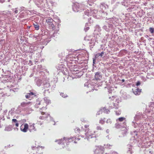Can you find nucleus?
Masks as SVG:
<instances>
[{
	"mask_svg": "<svg viewBox=\"0 0 154 154\" xmlns=\"http://www.w3.org/2000/svg\"><path fill=\"white\" fill-rule=\"evenodd\" d=\"M89 127L88 125H85V130H81L80 132V136L84 137H85V139H87L88 140L92 138L95 136L94 135L92 134L91 133L90 130L88 128Z\"/></svg>",
	"mask_w": 154,
	"mask_h": 154,
	"instance_id": "f257e3e1",
	"label": "nucleus"
},
{
	"mask_svg": "<svg viewBox=\"0 0 154 154\" xmlns=\"http://www.w3.org/2000/svg\"><path fill=\"white\" fill-rule=\"evenodd\" d=\"M84 5L81 3H76L73 4L72 6L73 11L75 12H81L85 10Z\"/></svg>",
	"mask_w": 154,
	"mask_h": 154,
	"instance_id": "f03ea898",
	"label": "nucleus"
},
{
	"mask_svg": "<svg viewBox=\"0 0 154 154\" xmlns=\"http://www.w3.org/2000/svg\"><path fill=\"white\" fill-rule=\"evenodd\" d=\"M75 138V137H72L70 138L64 137L63 139H61L57 140L56 142H57L59 144H64L65 143L67 145L69 144V143L74 140Z\"/></svg>",
	"mask_w": 154,
	"mask_h": 154,
	"instance_id": "7ed1b4c3",
	"label": "nucleus"
},
{
	"mask_svg": "<svg viewBox=\"0 0 154 154\" xmlns=\"http://www.w3.org/2000/svg\"><path fill=\"white\" fill-rule=\"evenodd\" d=\"M96 11H97L95 9L92 11H90L88 10H85V11L83 13V16L84 17L83 18L84 19L87 18L89 16H91V15H93V17H96V16L95 15V12Z\"/></svg>",
	"mask_w": 154,
	"mask_h": 154,
	"instance_id": "20e7f679",
	"label": "nucleus"
},
{
	"mask_svg": "<svg viewBox=\"0 0 154 154\" xmlns=\"http://www.w3.org/2000/svg\"><path fill=\"white\" fill-rule=\"evenodd\" d=\"M104 150V148L101 146H98L94 151V154H102Z\"/></svg>",
	"mask_w": 154,
	"mask_h": 154,
	"instance_id": "39448f33",
	"label": "nucleus"
},
{
	"mask_svg": "<svg viewBox=\"0 0 154 154\" xmlns=\"http://www.w3.org/2000/svg\"><path fill=\"white\" fill-rule=\"evenodd\" d=\"M43 88L44 89L50 88V85L49 82V79L48 78H46L44 80H43Z\"/></svg>",
	"mask_w": 154,
	"mask_h": 154,
	"instance_id": "423d86ee",
	"label": "nucleus"
},
{
	"mask_svg": "<svg viewBox=\"0 0 154 154\" xmlns=\"http://www.w3.org/2000/svg\"><path fill=\"white\" fill-rule=\"evenodd\" d=\"M47 0H41L36 4L37 6L40 8H43L45 7V3L47 2Z\"/></svg>",
	"mask_w": 154,
	"mask_h": 154,
	"instance_id": "0eeeda50",
	"label": "nucleus"
},
{
	"mask_svg": "<svg viewBox=\"0 0 154 154\" xmlns=\"http://www.w3.org/2000/svg\"><path fill=\"white\" fill-rule=\"evenodd\" d=\"M29 128V125L27 123L22 124L20 127L21 131L24 132H26Z\"/></svg>",
	"mask_w": 154,
	"mask_h": 154,
	"instance_id": "6e6552de",
	"label": "nucleus"
},
{
	"mask_svg": "<svg viewBox=\"0 0 154 154\" xmlns=\"http://www.w3.org/2000/svg\"><path fill=\"white\" fill-rule=\"evenodd\" d=\"M132 90L134 94L136 95H138L140 94L141 91V89L137 87L133 88Z\"/></svg>",
	"mask_w": 154,
	"mask_h": 154,
	"instance_id": "1a4fd4ad",
	"label": "nucleus"
},
{
	"mask_svg": "<svg viewBox=\"0 0 154 154\" xmlns=\"http://www.w3.org/2000/svg\"><path fill=\"white\" fill-rule=\"evenodd\" d=\"M134 145V144L131 143V144H128L127 145V148L128 149L127 152L129 154H132L133 153L132 149L133 148Z\"/></svg>",
	"mask_w": 154,
	"mask_h": 154,
	"instance_id": "9d476101",
	"label": "nucleus"
},
{
	"mask_svg": "<svg viewBox=\"0 0 154 154\" xmlns=\"http://www.w3.org/2000/svg\"><path fill=\"white\" fill-rule=\"evenodd\" d=\"M142 114L140 112H137L135 116L134 117V120L135 121L139 120L141 119L143 117L142 116Z\"/></svg>",
	"mask_w": 154,
	"mask_h": 154,
	"instance_id": "9b49d317",
	"label": "nucleus"
},
{
	"mask_svg": "<svg viewBox=\"0 0 154 154\" xmlns=\"http://www.w3.org/2000/svg\"><path fill=\"white\" fill-rule=\"evenodd\" d=\"M35 93L33 92H30V93H28L27 95H25V97L26 98L29 99V100H31V98L33 97V96H35Z\"/></svg>",
	"mask_w": 154,
	"mask_h": 154,
	"instance_id": "f8f14e48",
	"label": "nucleus"
},
{
	"mask_svg": "<svg viewBox=\"0 0 154 154\" xmlns=\"http://www.w3.org/2000/svg\"><path fill=\"white\" fill-rule=\"evenodd\" d=\"M95 78L97 80H100L102 78V74L100 72H97L95 75Z\"/></svg>",
	"mask_w": 154,
	"mask_h": 154,
	"instance_id": "ddd939ff",
	"label": "nucleus"
},
{
	"mask_svg": "<svg viewBox=\"0 0 154 154\" xmlns=\"http://www.w3.org/2000/svg\"><path fill=\"white\" fill-rule=\"evenodd\" d=\"M126 122H123V125H121L119 124L116 123L115 124V127L117 128H124L126 127Z\"/></svg>",
	"mask_w": 154,
	"mask_h": 154,
	"instance_id": "4468645a",
	"label": "nucleus"
},
{
	"mask_svg": "<svg viewBox=\"0 0 154 154\" xmlns=\"http://www.w3.org/2000/svg\"><path fill=\"white\" fill-rule=\"evenodd\" d=\"M45 118H46L47 119H47V121H52L53 119L52 117H51L49 115V114H48L45 117L44 116H40L39 117V119H40L43 120L45 119Z\"/></svg>",
	"mask_w": 154,
	"mask_h": 154,
	"instance_id": "2eb2a0df",
	"label": "nucleus"
},
{
	"mask_svg": "<svg viewBox=\"0 0 154 154\" xmlns=\"http://www.w3.org/2000/svg\"><path fill=\"white\" fill-rule=\"evenodd\" d=\"M35 81L37 85L38 86H40L42 84V83H43V80L38 79H36L35 80Z\"/></svg>",
	"mask_w": 154,
	"mask_h": 154,
	"instance_id": "dca6fc26",
	"label": "nucleus"
},
{
	"mask_svg": "<svg viewBox=\"0 0 154 154\" xmlns=\"http://www.w3.org/2000/svg\"><path fill=\"white\" fill-rule=\"evenodd\" d=\"M96 41V40L95 38H92L90 41L89 42L90 46L91 48H93V46L95 45V42Z\"/></svg>",
	"mask_w": 154,
	"mask_h": 154,
	"instance_id": "f3484780",
	"label": "nucleus"
},
{
	"mask_svg": "<svg viewBox=\"0 0 154 154\" xmlns=\"http://www.w3.org/2000/svg\"><path fill=\"white\" fill-rule=\"evenodd\" d=\"M34 124L33 123L32 124H31L30 125L29 128H28V129L30 132H31L33 131H36V129L34 126Z\"/></svg>",
	"mask_w": 154,
	"mask_h": 154,
	"instance_id": "a211bd4d",
	"label": "nucleus"
},
{
	"mask_svg": "<svg viewBox=\"0 0 154 154\" xmlns=\"http://www.w3.org/2000/svg\"><path fill=\"white\" fill-rule=\"evenodd\" d=\"M106 22L108 23H109L110 24H112L111 23H112V24H113L115 23L116 20H114V19L113 18H109L106 20Z\"/></svg>",
	"mask_w": 154,
	"mask_h": 154,
	"instance_id": "6ab92c4d",
	"label": "nucleus"
},
{
	"mask_svg": "<svg viewBox=\"0 0 154 154\" xmlns=\"http://www.w3.org/2000/svg\"><path fill=\"white\" fill-rule=\"evenodd\" d=\"M13 127L12 125H11L6 126L5 128V131H11L12 130Z\"/></svg>",
	"mask_w": 154,
	"mask_h": 154,
	"instance_id": "aec40b11",
	"label": "nucleus"
},
{
	"mask_svg": "<svg viewBox=\"0 0 154 154\" xmlns=\"http://www.w3.org/2000/svg\"><path fill=\"white\" fill-rule=\"evenodd\" d=\"M12 123L13 125H15L17 127H18L19 126L18 122L16 119H12Z\"/></svg>",
	"mask_w": 154,
	"mask_h": 154,
	"instance_id": "412c9836",
	"label": "nucleus"
},
{
	"mask_svg": "<svg viewBox=\"0 0 154 154\" xmlns=\"http://www.w3.org/2000/svg\"><path fill=\"white\" fill-rule=\"evenodd\" d=\"M152 75L153 76H154V72H151V73H148L147 74V75L146 76V77L147 79H153V78L152 76H150Z\"/></svg>",
	"mask_w": 154,
	"mask_h": 154,
	"instance_id": "4be33fe9",
	"label": "nucleus"
},
{
	"mask_svg": "<svg viewBox=\"0 0 154 154\" xmlns=\"http://www.w3.org/2000/svg\"><path fill=\"white\" fill-rule=\"evenodd\" d=\"M107 7V5L104 3H101L100 5V8L102 10L105 9Z\"/></svg>",
	"mask_w": 154,
	"mask_h": 154,
	"instance_id": "5701e85b",
	"label": "nucleus"
},
{
	"mask_svg": "<svg viewBox=\"0 0 154 154\" xmlns=\"http://www.w3.org/2000/svg\"><path fill=\"white\" fill-rule=\"evenodd\" d=\"M32 109L30 107H28L25 109L26 113V114H30L32 111Z\"/></svg>",
	"mask_w": 154,
	"mask_h": 154,
	"instance_id": "b1692460",
	"label": "nucleus"
},
{
	"mask_svg": "<svg viewBox=\"0 0 154 154\" xmlns=\"http://www.w3.org/2000/svg\"><path fill=\"white\" fill-rule=\"evenodd\" d=\"M42 101H40L39 100H38L36 101V103L35 105V107L36 108H38L39 107V106L38 105H41L42 104Z\"/></svg>",
	"mask_w": 154,
	"mask_h": 154,
	"instance_id": "393cba45",
	"label": "nucleus"
},
{
	"mask_svg": "<svg viewBox=\"0 0 154 154\" xmlns=\"http://www.w3.org/2000/svg\"><path fill=\"white\" fill-rule=\"evenodd\" d=\"M15 108H12L11 109V110L9 111V113L11 115L13 116L14 114H15Z\"/></svg>",
	"mask_w": 154,
	"mask_h": 154,
	"instance_id": "a878e982",
	"label": "nucleus"
},
{
	"mask_svg": "<svg viewBox=\"0 0 154 154\" xmlns=\"http://www.w3.org/2000/svg\"><path fill=\"white\" fill-rule=\"evenodd\" d=\"M100 56L99 55V53H98L96 54L95 55V57L94 58H93V64H94L95 63V59L96 58H97L99 57Z\"/></svg>",
	"mask_w": 154,
	"mask_h": 154,
	"instance_id": "bb28decb",
	"label": "nucleus"
},
{
	"mask_svg": "<svg viewBox=\"0 0 154 154\" xmlns=\"http://www.w3.org/2000/svg\"><path fill=\"white\" fill-rule=\"evenodd\" d=\"M44 100L47 104H49L51 102V101L48 97H45L44 99Z\"/></svg>",
	"mask_w": 154,
	"mask_h": 154,
	"instance_id": "cd10ccee",
	"label": "nucleus"
},
{
	"mask_svg": "<svg viewBox=\"0 0 154 154\" xmlns=\"http://www.w3.org/2000/svg\"><path fill=\"white\" fill-rule=\"evenodd\" d=\"M125 118H124L123 117H121L120 118H119L117 119H116V121L117 123H118V121H119V122H123L124 120H125Z\"/></svg>",
	"mask_w": 154,
	"mask_h": 154,
	"instance_id": "c85d7f7f",
	"label": "nucleus"
},
{
	"mask_svg": "<svg viewBox=\"0 0 154 154\" xmlns=\"http://www.w3.org/2000/svg\"><path fill=\"white\" fill-rule=\"evenodd\" d=\"M53 20L51 18H48V19L46 20V22L49 24L50 23H52L53 21Z\"/></svg>",
	"mask_w": 154,
	"mask_h": 154,
	"instance_id": "c756f323",
	"label": "nucleus"
},
{
	"mask_svg": "<svg viewBox=\"0 0 154 154\" xmlns=\"http://www.w3.org/2000/svg\"><path fill=\"white\" fill-rule=\"evenodd\" d=\"M49 26L50 29H51L53 30L54 29H55V26L52 22L49 24Z\"/></svg>",
	"mask_w": 154,
	"mask_h": 154,
	"instance_id": "7c9ffc66",
	"label": "nucleus"
},
{
	"mask_svg": "<svg viewBox=\"0 0 154 154\" xmlns=\"http://www.w3.org/2000/svg\"><path fill=\"white\" fill-rule=\"evenodd\" d=\"M36 25H34V26L36 30H38L39 29V26L38 23L36 22H35Z\"/></svg>",
	"mask_w": 154,
	"mask_h": 154,
	"instance_id": "2f4dec72",
	"label": "nucleus"
},
{
	"mask_svg": "<svg viewBox=\"0 0 154 154\" xmlns=\"http://www.w3.org/2000/svg\"><path fill=\"white\" fill-rule=\"evenodd\" d=\"M103 29L106 30V31L109 32L110 31V29L108 28V27L106 26H103Z\"/></svg>",
	"mask_w": 154,
	"mask_h": 154,
	"instance_id": "473e14b6",
	"label": "nucleus"
},
{
	"mask_svg": "<svg viewBox=\"0 0 154 154\" xmlns=\"http://www.w3.org/2000/svg\"><path fill=\"white\" fill-rule=\"evenodd\" d=\"M89 29V27L88 26V23H86L85 25V27L84 30L85 32H87Z\"/></svg>",
	"mask_w": 154,
	"mask_h": 154,
	"instance_id": "72a5a7b5",
	"label": "nucleus"
},
{
	"mask_svg": "<svg viewBox=\"0 0 154 154\" xmlns=\"http://www.w3.org/2000/svg\"><path fill=\"white\" fill-rule=\"evenodd\" d=\"M102 110H103L104 113L106 114L109 113L110 112V111L108 109H106L105 108H104L102 109Z\"/></svg>",
	"mask_w": 154,
	"mask_h": 154,
	"instance_id": "f704fd0d",
	"label": "nucleus"
},
{
	"mask_svg": "<svg viewBox=\"0 0 154 154\" xmlns=\"http://www.w3.org/2000/svg\"><path fill=\"white\" fill-rule=\"evenodd\" d=\"M63 64H60L57 67V69L62 70V68L63 67Z\"/></svg>",
	"mask_w": 154,
	"mask_h": 154,
	"instance_id": "c9c22d12",
	"label": "nucleus"
},
{
	"mask_svg": "<svg viewBox=\"0 0 154 154\" xmlns=\"http://www.w3.org/2000/svg\"><path fill=\"white\" fill-rule=\"evenodd\" d=\"M30 103V102H29L28 103L23 102L21 103V106L23 107H24L26 106L27 104H29Z\"/></svg>",
	"mask_w": 154,
	"mask_h": 154,
	"instance_id": "e433bc0d",
	"label": "nucleus"
},
{
	"mask_svg": "<svg viewBox=\"0 0 154 154\" xmlns=\"http://www.w3.org/2000/svg\"><path fill=\"white\" fill-rule=\"evenodd\" d=\"M149 31L152 34L154 33V28L152 27H150L149 28Z\"/></svg>",
	"mask_w": 154,
	"mask_h": 154,
	"instance_id": "4c0bfd02",
	"label": "nucleus"
},
{
	"mask_svg": "<svg viewBox=\"0 0 154 154\" xmlns=\"http://www.w3.org/2000/svg\"><path fill=\"white\" fill-rule=\"evenodd\" d=\"M108 28L110 29V31L111 30L113 29V25L112 24L108 23Z\"/></svg>",
	"mask_w": 154,
	"mask_h": 154,
	"instance_id": "58836bf2",
	"label": "nucleus"
},
{
	"mask_svg": "<svg viewBox=\"0 0 154 154\" xmlns=\"http://www.w3.org/2000/svg\"><path fill=\"white\" fill-rule=\"evenodd\" d=\"M60 95L63 98H65L67 97V94H64V93H61L60 94Z\"/></svg>",
	"mask_w": 154,
	"mask_h": 154,
	"instance_id": "ea45409f",
	"label": "nucleus"
},
{
	"mask_svg": "<svg viewBox=\"0 0 154 154\" xmlns=\"http://www.w3.org/2000/svg\"><path fill=\"white\" fill-rule=\"evenodd\" d=\"M15 114H19L20 112L21 111L19 109V108H18L17 109L15 110Z\"/></svg>",
	"mask_w": 154,
	"mask_h": 154,
	"instance_id": "a19ab883",
	"label": "nucleus"
},
{
	"mask_svg": "<svg viewBox=\"0 0 154 154\" xmlns=\"http://www.w3.org/2000/svg\"><path fill=\"white\" fill-rule=\"evenodd\" d=\"M132 123L133 125H132L134 126V128H136L137 125H138V124L137 123H135V122L134 121H133L132 122Z\"/></svg>",
	"mask_w": 154,
	"mask_h": 154,
	"instance_id": "79ce46f5",
	"label": "nucleus"
},
{
	"mask_svg": "<svg viewBox=\"0 0 154 154\" xmlns=\"http://www.w3.org/2000/svg\"><path fill=\"white\" fill-rule=\"evenodd\" d=\"M104 146H105L106 148L107 147L108 149H110L111 147L112 146V145H108V144H106V145L105 144L104 145Z\"/></svg>",
	"mask_w": 154,
	"mask_h": 154,
	"instance_id": "37998d69",
	"label": "nucleus"
},
{
	"mask_svg": "<svg viewBox=\"0 0 154 154\" xmlns=\"http://www.w3.org/2000/svg\"><path fill=\"white\" fill-rule=\"evenodd\" d=\"M47 92H48V93H49L50 91H49V89L48 88H47V89H45V90L44 91V92H43L44 94H45Z\"/></svg>",
	"mask_w": 154,
	"mask_h": 154,
	"instance_id": "c03bdc74",
	"label": "nucleus"
},
{
	"mask_svg": "<svg viewBox=\"0 0 154 154\" xmlns=\"http://www.w3.org/2000/svg\"><path fill=\"white\" fill-rule=\"evenodd\" d=\"M106 122L107 123L111 124L112 123V121L110 119H108Z\"/></svg>",
	"mask_w": 154,
	"mask_h": 154,
	"instance_id": "a18cd8bd",
	"label": "nucleus"
},
{
	"mask_svg": "<svg viewBox=\"0 0 154 154\" xmlns=\"http://www.w3.org/2000/svg\"><path fill=\"white\" fill-rule=\"evenodd\" d=\"M104 83H105V85H106V86L104 87V88H107L108 89V88H109V85L110 84H107L106 83V82H105Z\"/></svg>",
	"mask_w": 154,
	"mask_h": 154,
	"instance_id": "49530a36",
	"label": "nucleus"
},
{
	"mask_svg": "<svg viewBox=\"0 0 154 154\" xmlns=\"http://www.w3.org/2000/svg\"><path fill=\"white\" fill-rule=\"evenodd\" d=\"M102 109H101L100 110V111H99L98 112H97V113L96 114L97 115H100L101 113H102Z\"/></svg>",
	"mask_w": 154,
	"mask_h": 154,
	"instance_id": "de8ad7c7",
	"label": "nucleus"
},
{
	"mask_svg": "<svg viewBox=\"0 0 154 154\" xmlns=\"http://www.w3.org/2000/svg\"><path fill=\"white\" fill-rule=\"evenodd\" d=\"M150 107H153L154 108V103L153 102H151L149 105Z\"/></svg>",
	"mask_w": 154,
	"mask_h": 154,
	"instance_id": "09e8293b",
	"label": "nucleus"
},
{
	"mask_svg": "<svg viewBox=\"0 0 154 154\" xmlns=\"http://www.w3.org/2000/svg\"><path fill=\"white\" fill-rule=\"evenodd\" d=\"M97 130H102V128L99 126H97Z\"/></svg>",
	"mask_w": 154,
	"mask_h": 154,
	"instance_id": "8fccbe9b",
	"label": "nucleus"
},
{
	"mask_svg": "<svg viewBox=\"0 0 154 154\" xmlns=\"http://www.w3.org/2000/svg\"><path fill=\"white\" fill-rule=\"evenodd\" d=\"M103 54H104V52L103 51L101 52L100 53H99V55L100 56V57H101L103 56Z\"/></svg>",
	"mask_w": 154,
	"mask_h": 154,
	"instance_id": "3c124183",
	"label": "nucleus"
},
{
	"mask_svg": "<svg viewBox=\"0 0 154 154\" xmlns=\"http://www.w3.org/2000/svg\"><path fill=\"white\" fill-rule=\"evenodd\" d=\"M140 84V81H138L136 84V85L137 86L139 85Z\"/></svg>",
	"mask_w": 154,
	"mask_h": 154,
	"instance_id": "603ef678",
	"label": "nucleus"
},
{
	"mask_svg": "<svg viewBox=\"0 0 154 154\" xmlns=\"http://www.w3.org/2000/svg\"><path fill=\"white\" fill-rule=\"evenodd\" d=\"M125 128L124 129L123 131H124V133H127V131H128V129L126 128H125Z\"/></svg>",
	"mask_w": 154,
	"mask_h": 154,
	"instance_id": "864d4df0",
	"label": "nucleus"
},
{
	"mask_svg": "<svg viewBox=\"0 0 154 154\" xmlns=\"http://www.w3.org/2000/svg\"><path fill=\"white\" fill-rule=\"evenodd\" d=\"M104 121H103L102 120H100V121L99 123L102 124H103L104 123Z\"/></svg>",
	"mask_w": 154,
	"mask_h": 154,
	"instance_id": "5fc2aeb1",
	"label": "nucleus"
},
{
	"mask_svg": "<svg viewBox=\"0 0 154 154\" xmlns=\"http://www.w3.org/2000/svg\"><path fill=\"white\" fill-rule=\"evenodd\" d=\"M75 131L76 132H79L80 131V129L78 128H76L75 130Z\"/></svg>",
	"mask_w": 154,
	"mask_h": 154,
	"instance_id": "6e6d98bb",
	"label": "nucleus"
},
{
	"mask_svg": "<svg viewBox=\"0 0 154 154\" xmlns=\"http://www.w3.org/2000/svg\"><path fill=\"white\" fill-rule=\"evenodd\" d=\"M134 134L135 135H136V136L137 135V131H136V130L135 131H134Z\"/></svg>",
	"mask_w": 154,
	"mask_h": 154,
	"instance_id": "4d7b16f0",
	"label": "nucleus"
},
{
	"mask_svg": "<svg viewBox=\"0 0 154 154\" xmlns=\"http://www.w3.org/2000/svg\"><path fill=\"white\" fill-rule=\"evenodd\" d=\"M18 10L17 9H16L14 11V12L15 13V14H17L18 13Z\"/></svg>",
	"mask_w": 154,
	"mask_h": 154,
	"instance_id": "13d9d810",
	"label": "nucleus"
},
{
	"mask_svg": "<svg viewBox=\"0 0 154 154\" xmlns=\"http://www.w3.org/2000/svg\"><path fill=\"white\" fill-rule=\"evenodd\" d=\"M8 110L7 109L5 110L4 112V115H5L6 113L7 112Z\"/></svg>",
	"mask_w": 154,
	"mask_h": 154,
	"instance_id": "bf43d9fd",
	"label": "nucleus"
},
{
	"mask_svg": "<svg viewBox=\"0 0 154 154\" xmlns=\"http://www.w3.org/2000/svg\"><path fill=\"white\" fill-rule=\"evenodd\" d=\"M4 0H0V2L2 3H3L4 2Z\"/></svg>",
	"mask_w": 154,
	"mask_h": 154,
	"instance_id": "052dcab7",
	"label": "nucleus"
},
{
	"mask_svg": "<svg viewBox=\"0 0 154 154\" xmlns=\"http://www.w3.org/2000/svg\"><path fill=\"white\" fill-rule=\"evenodd\" d=\"M43 123V122H39L38 123V124L40 125H42V124Z\"/></svg>",
	"mask_w": 154,
	"mask_h": 154,
	"instance_id": "680f3d73",
	"label": "nucleus"
},
{
	"mask_svg": "<svg viewBox=\"0 0 154 154\" xmlns=\"http://www.w3.org/2000/svg\"><path fill=\"white\" fill-rule=\"evenodd\" d=\"M114 107H112V106H109V109H112V108H113Z\"/></svg>",
	"mask_w": 154,
	"mask_h": 154,
	"instance_id": "e2e57ef3",
	"label": "nucleus"
},
{
	"mask_svg": "<svg viewBox=\"0 0 154 154\" xmlns=\"http://www.w3.org/2000/svg\"><path fill=\"white\" fill-rule=\"evenodd\" d=\"M121 81L123 83L125 82V80L124 79H122V80Z\"/></svg>",
	"mask_w": 154,
	"mask_h": 154,
	"instance_id": "0e129e2a",
	"label": "nucleus"
},
{
	"mask_svg": "<svg viewBox=\"0 0 154 154\" xmlns=\"http://www.w3.org/2000/svg\"><path fill=\"white\" fill-rule=\"evenodd\" d=\"M109 130L107 129L106 131V132H107V133H108L109 132Z\"/></svg>",
	"mask_w": 154,
	"mask_h": 154,
	"instance_id": "69168bd1",
	"label": "nucleus"
},
{
	"mask_svg": "<svg viewBox=\"0 0 154 154\" xmlns=\"http://www.w3.org/2000/svg\"><path fill=\"white\" fill-rule=\"evenodd\" d=\"M116 114L117 115H119L120 114V113H117V112H116Z\"/></svg>",
	"mask_w": 154,
	"mask_h": 154,
	"instance_id": "338daca9",
	"label": "nucleus"
},
{
	"mask_svg": "<svg viewBox=\"0 0 154 154\" xmlns=\"http://www.w3.org/2000/svg\"><path fill=\"white\" fill-rule=\"evenodd\" d=\"M35 147V146H32V149H33V150L34 149V148Z\"/></svg>",
	"mask_w": 154,
	"mask_h": 154,
	"instance_id": "774afa93",
	"label": "nucleus"
}]
</instances>
